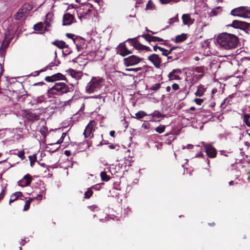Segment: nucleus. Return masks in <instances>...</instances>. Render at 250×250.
Wrapping results in <instances>:
<instances>
[{"label":"nucleus","mask_w":250,"mask_h":250,"mask_svg":"<svg viewBox=\"0 0 250 250\" xmlns=\"http://www.w3.org/2000/svg\"><path fill=\"white\" fill-rule=\"evenodd\" d=\"M4 196V193L2 191L0 193V201L3 198Z\"/></svg>","instance_id":"obj_64"},{"label":"nucleus","mask_w":250,"mask_h":250,"mask_svg":"<svg viewBox=\"0 0 250 250\" xmlns=\"http://www.w3.org/2000/svg\"><path fill=\"white\" fill-rule=\"evenodd\" d=\"M66 36L69 39H72L73 41L74 40H75V38H74L75 37V35L73 34L66 33Z\"/></svg>","instance_id":"obj_52"},{"label":"nucleus","mask_w":250,"mask_h":250,"mask_svg":"<svg viewBox=\"0 0 250 250\" xmlns=\"http://www.w3.org/2000/svg\"><path fill=\"white\" fill-rule=\"evenodd\" d=\"M99 140L98 142H95V140L94 141L95 142V144L98 146L102 145V141L103 140V135H101V136H99Z\"/></svg>","instance_id":"obj_50"},{"label":"nucleus","mask_w":250,"mask_h":250,"mask_svg":"<svg viewBox=\"0 0 250 250\" xmlns=\"http://www.w3.org/2000/svg\"><path fill=\"white\" fill-rule=\"evenodd\" d=\"M164 40L162 38H160L159 37H156V36H152V38L151 39V42H163Z\"/></svg>","instance_id":"obj_45"},{"label":"nucleus","mask_w":250,"mask_h":250,"mask_svg":"<svg viewBox=\"0 0 250 250\" xmlns=\"http://www.w3.org/2000/svg\"><path fill=\"white\" fill-rule=\"evenodd\" d=\"M96 127V122L94 120L90 121L88 125H86L84 132L83 135L85 138H93V132L95 130Z\"/></svg>","instance_id":"obj_8"},{"label":"nucleus","mask_w":250,"mask_h":250,"mask_svg":"<svg viewBox=\"0 0 250 250\" xmlns=\"http://www.w3.org/2000/svg\"><path fill=\"white\" fill-rule=\"evenodd\" d=\"M167 57L168 60H177L176 59H175V57H174L172 55H169Z\"/></svg>","instance_id":"obj_61"},{"label":"nucleus","mask_w":250,"mask_h":250,"mask_svg":"<svg viewBox=\"0 0 250 250\" xmlns=\"http://www.w3.org/2000/svg\"><path fill=\"white\" fill-rule=\"evenodd\" d=\"M65 75L66 76H70L72 78H74L76 80H79L81 79L83 76V72L81 71H75L72 68H69L67 70H66L65 71Z\"/></svg>","instance_id":"obj_14"},{"label":"nucleus","mask_w":250,"mask_h":250,"mask_svg":"<svg viewBox=\"0 0 250 250\" xmlns=\"http://www.w3.org/2000/svg\"><path fill=\"white\" fill-rule=\"evenodd\" d=\"M161 87V84L160 83H157L155 84H153L150 88V90L153 91H156L160 89Z\"/></svg>","instance_id":"obj_41"},{"label":"nucleus","mask_w":250,"mask_h":250,"mask_svg":"<svg viewBox=\"0 0 250 250\" xmlns=\"http://www.w3.org/2000/svg\"><path fill=\"white\" fill-rule=\"evenodd\" d=\"M181 79V78L178 75H176L175 74H174V76L173 77H171V78H169V80H179Z\"/></svg>","instance_id":"obj_54"},{"label":"nucleus","mask_w":250,"mask_h":250,"mask_svg":"<svg viewBox=\"0 0 250 250\" xmlns=\"http://www.w3.org/2000/svg\"><path fill=\"white\" fill-rule=\"evenodd\" d=\"M165 129L166 126L165 125H162L157 127L155 129V131L157 133L161 134L165 131Z\"/></svg>","instance_id":"obj_36"},{"label":"nucleus","mask_w":250,"mask_h":250,"mask_svg":"<svg viewBox=\"0 0 250 250\" xmlns=\"http://www.w3.org/2000/svg\"><path fill=\"white\" fill-rule=\"evenodd\" d=\"M194 102L198 105H201L204 102V99L200 98H195Z\"/></svg>","instance_id":"obj_49"},{"label":"nucleus","mask_w":250,"mask_h":250,"mask_svg":"<svg viewBox=\"0 0 250 250\" xmlns=\"http://www.w3.org/2000/svg\"><path fill=\"white\" fill-rule=\"evenodd\" d=\"M48 133H49V132L48 131V135L49 136V138L50 139V140L49 141H48L49 142H48V146H52V145H56V144H51V145H50V144L52 143L53 142H55L54 141L56 139V137L54 136V135L52 136L51 135V136L49 135ZM57 146H58L59 145H57Z\"/></svg>","instance_id":"obj_40"},{"label":"nucleus","mask_w":250,"mask_h":250,"mask_svg":"<svg viewBox=\"0 0 250 250\" xmlns=\"http://www.w3.org/2000/svg\"><path fill=\"white\" fill-rule=\"evenodd\" d=\"M142 60V59L140 57L133 55L128 57L124 58L123 63L125 66L128 67L139 63Z\"/></svg>","instance_id":"obj_9"},{"label":"nucleus","mask_w":250,"mask_h":250,"mask_svg":"<svg viewBox=\"0 0 250 250\" xmlns=\"http://www.w3.org/2000/svg\"><path fill=\"white\" fill-rule=\"evenodd\" d=\"M160 0L162 4H167L171 1L174 2H177L180 0Z\"/></svg>","instance_id":"obj_47"},{"label":"nucleus","mask_w":250,"mask_h":250,"mask_svg":"<svg viewBox=\"0 0 250 250\" xmlns=\"http://www.w3.org/2000/svg\"><path fill=\"white\" fill-rule=\"evenodd\" d=\"M59 80H64L66 82H67L65 74H63L61 73H57L51 76H48V83L54 82Z\"/></svg>","instance_id":"obj_17"},{"label":"nucleus","mask_w":250,"mask_h":250,"mask_svg":"<svg viewBox=\"0 0 250 250\" xmlns=\"http://www.w3.org/2000/svg\"><path fill=\"white\" fill-rule=\"evenodd\" d=\"M9 43V41L5 40L2 42V44L0 47V49H6L8 47Z\"/></svg>","instance_id":"obj_44"},{"label":"nucleus","mask_w":250,"mask_h":250,"mask_svg":"<svg viewBox=\"0 0 250 250\" xmlns=\"http://www.w3.org/2000/svg\"><path fill=\"white\" fill-rule=\"evenodd\" d=\"M31 180V176L27 174L25 175L22 179L19 181L18 185L22 187L28 186L30 184Z\"/></svg>","instance_id":"obj_20"},{"label":"nucleus","mask_w":250,"mask_h":250,"mask_svg":"<svg viewBox=\"0 0 250 250\" xmlns=\"http://www.w3.org/2000/svg\"><path fill=\"white\" fill-rule=\"evenodd\" d=\"M52 44L56 45L60 49H63L64 47L66 46V43L63 41H55L52 42Z\"/></svg>","instance_id":"obj_25"},{"label":"nucleus","mask_w":250,"mask_h":250,"mask_svg":"<svg viewBox=\"0 0 250 250\" xmlns=\"http://www.w3.org/2000/svg\"><path fill=\"white\" fill-rule=\"evenodd\" d=\"M142 37L144 38L146 41H147L149 42H151V39L152 38V36L150 34H143L141 36Z\"/></svg>","instance_id":"obj_42"},{"label":"nucleus","mask_w":250,"mask_h":250,"mask_svg":"<svg viewBox=\"0 0 250 250\" xmlns=\"http://www.w3.org/2000/svg\"><path fill=\"white\" fill-rule=\"evenodd\" d=\"M146 115V113L144 111H139L135 114L136 118L139 120H140Z\"/></svg>","instance_id":"obj_33"},{"label":"nucleus","mask_w":250,"mask_h":250,"mask_svg":"<svg viewBox=\"0 0 250 250\" xmlns=\"http://www.w3.org/2000/svg\"><path fill=\"white\" fill-rule=\"evenodd\" d=\"M220 46L226 50L236 48L239 43L238 38L235 35L227 32L220 34L217 38Z\"/></svg>","instance_id":"obj_2"},{"label":"nucleus","mask_w":250,"mask_h":250,"mask_svg":"<svg viewBox=\"0 0 250 250\" xmlns=\"http://www.w3.org/2000/svg\"><path fill=\"white\" fill-rule=\"evenodd\" d=\"M48 134L50 136L51 135H54V136L56 137V139L54 141L55 142H53L50 145H59L63 142V139L67 136L66 133H62L60 129H57L54 130H50Z\"/></svg>","instance_id":"obj_7"},{"label":"nucleus","mask_w":250,"mask_h":250,"mask_svg":"<svg viewBox=\"0 0 250 250\" xmlns=\"http://www.w3.org/2000/svg\"><path fill=\"white\" fill-rule=\"evenodd\" d=\"M153 6V2L149 0L146 5V8L147 9H152Z\"/></svg>","instance_id":"obj_48"},{"label":"nucleus","mask_w":250,"mask_h":250,"mask_svg":"<svg viewBox=\"0 0 250 250\" xmlns=\"http://www.w3.org/2000/svg\"><path fill=\"white\" fill-rule=\"evenodd\" d=\"M94 11L93 5L87 2L79 8L77 11L79 18L81 20L82 18L86 19L87 16L90 15Z\"/></svg>","instance_id":"obj_5"},{"label":"nucleus","mask_w":250,"mask_h":250,"mask_svg":"<svg viewBox=\"0 0 250 250\" xmlns=\"http://www.w3.org/2000/svg\"><path fill=\"white\" fill-rule=\"evenodd\" d=\"M230 14L235 17L250 18V7L240 6L231 10Z\"/></svg>","instance_id":"obj_4"},{"label":"nucleus","mask_w":250,"mask_h":250,"mask_svg":"<svg viewBox=\"0 0 250 250\" xmlns=\"http://www.w3.org/2000/svg\"><path fill=\"white\" fill-rule=\"evenodd\" d=\"M184 49L182 47L172 46L169 50L170 55H172L175 57V59L178 60L182 56V54L184 52Z\"/></svg>","instance_id":"obj_13"},{"label":"nucleus","mask_w":250,"mask_h":250,"mask_svg":"<svg viewBox=\"0 0 250 250\" xmlns=\"http://www.w3.org/2000/svg\"><path fill=\"white\" fill-rule=\"evenodd\" d=\"M32 199H29L28 200L26 201L23 208L24 211H26L29 208L30 203L32 201Z\"/></svg>","instance_id":"obj_39"},{"label":"nucleus","mask_w":250,"mask_h":250,"mask_svg":"<svg viewBox=\"0 0 250 250\" xmlns=\"http://www.w3.org/2000/svg\"><path fill=\"white\" fill-rule=\"evenodd\" d=\"M247 22L234 20L232 21L231 26L235 28H238L246 32Z\"/></svg>","instance_id":"obj_18"},{"label":"nucleus","mask_w":250,"mask_h":250,"mask_svg":"<svg viewBox=\"0 0 250 250\" xmlns=\"http://www.w3.org/2000/svg\"><path fill=\"white\" fill-rule=\"evenodd\" d=\"M115 134V132L114 130L110 131L109 132V134L112 137H114Z\"/></svg>","instance_id":"obj_63"},{"label":"nucleus","mask_w":250,"mask_h":250,"mask_svg":"<svg viewBox=\"0 0 250 250\" xmlns=\"http://www.w3.org/2000/svg\"><path fill=\"white\" fill-rule=\"evenodd\" d=\"M204 75V74H196L194 77L198 79H202Z\"/></svg>","instance_id":"obj_59"},{"label":"nucleus","mask_w":250,"mask_h":250,"mask_svg":"<svg viewBox=\"0 0 250 250\" xmlns=\"http://www.w3.org/2000/svg\"><path fill=\"white\" fill-rule=\"evenodd\" d=\"M172 88L173 90L176 91L179 89V86L177 83H173L172 85Z\"/></svg>","instance_id":"obj_55"},{"label":"nucleus","mask_w":250,"mask_h":250,"mask_svg":"<svg viewBox=\"0 0 250 250\" xmlns=\"http://www.w3.org/2000/svg\"><path fill=\"white\" fill-rule=\"evenodd\" d=\"M93 192L92 190V188H89L85 192L84 194V199H89L93 195Z\"/></svg>","instance_id":"obj_32"},{"label":"nucleus","mask_w":250,"mask_h":250,"mask_svg":"<svg viewBox=\"0 0 250 250\" xmlns=\"http://www.w3.org/2000/svg\"><path fill=\"white\" fill-rule=\"evenodd\" d=\"M103 82V79L93 77L85 87L86 92L88 93H92L98 91L102 86Z\"/></svg>","instance_id":"obj_3"},{"label":"nucleus","mask_w":250,"mask_h":250,"mask_svg":"<svg viewBox=\"0 0 250 250\" xmlns=\"http://www.w3.org/2000/svg\"><path fill=\"white\" fill-rule=\"evenodd\" d=\"M246 33L248 34L250 33V23L247 22Z\"/></svg>","instance_id":"obj_60"},{"label":"nucleus","mask_w":250,"mask_h":250,"mask_svg":"<svg viewBox=\"0 0 250 250\" xmlns=\"http://www.w3.org/2000/svg\"><path fill=\"white\" fill-rule=\"evenodd\" d=\"M206 91V88L204 86L200 84L197 87V90L195 93V95L198 97H202Z\"/></svg>","instance_id":"obj_23"},{"label":"nucleus","mask_w":250,"mask_h":250,"mask_svg":"<svg viewBox=\"0 0 250 250\" xmlns=\"http://www.w3.org/2000/svg\"><path fill=\"white\" fill-rule=\"evenodd\" d=\"M153 117H156L157 118L165 117L166 115L161 113L157 110L154 111L151 114Z\"/></svg>","instance_id":"obj_35"},{"label":"nucleus","mask_w":250,"mask_h":250,"mask_svg":"<svg viewBox=\"0 0 250 250\" xmlns=\"http://www.w3.org/2000/svg\"><path fill=\"white\" fill-rule=\"evenodd\" d=\"M178 21H179L178 14H177L174 17L171 18L169 20L168 23L169 24H172L174 23V22H177Z\"/></svg>","instance_id":"obj_37"},{"label":"nucleus","mask_w":250,"mask_h":250,"mask_svg":"<svg viewBox=\"0 0 250 250\" xmlns=\"http://www.w3.org/2000/svg\"><path fill=\"white\" fill-rule=\"evenodd\" d=\"M182 19L183 22L185 25H189L193 23L194 20H192L190 16L188 14H184L182 15Z\"/></svg>","instance_id":"obj_22"},{"label":"nucleus","mask_w":250,"mask_h":250,"mask_svg":"<svg viewBox=\"0 0 250 250\" xmlns=\"http://www.w3.org/2000/svg\"><path fill=\"white\" fill-rule=\"evenodd\" d=\"M30 161L35 162L37 160L36 155L34 154L29 156Z\"/></svg>","instance_id":"obj_53"},{"label":"nucleus","mask_w":250,"mask_h":250,"mask_svg":"<svg viewBox=\"0 0 250 250\" xmlns=\"http://www.w3.org/2000/svg\"><path fill=\"white\" fill-rule=\"evenodd\" d=\"M88 208L92 211H98L99 210V208L98 206L96 205H92L88 207Z\"/></svg>","instance_id":"obj_51"},{"label":"nucleus","mask_w":250,"mask_h":250,"mask_svg":"<svg viewBox=\"0 0 250 250\" xmlns=\"http://www.w3.org/2000/svg\"><path fill=\"white\" fill-rule=\"evenodd\" d=\"M21 10H23L24 11V13L27 14L32 10L33 6L30 3H26L23 5V6L21 7Z\"/></svg>","instance_id":"obj_26"},{"label":"nucleus","mask_w":250,"mask_h":250,"mask_svg":"<svg viewBox=\"0 0 250 250\" xmlns=\"http://www.w3.org/2000/svg\"><path fill=\"white\" fill-rule=\"evenodd\" d=\"M48 20H49V21H51L52 20V17L54 16V14L52 13H48Z\"/></svg>","instance_id":"obj_57"},{"label":"nucleus","mask_w":250,"mask_h":250,"mask_svg":"<svg viewBox=\"0 0 250 250\" xmlns=\"http://www.w3.org/2000/svg\"><path fill=\"white\" fill-rule=\"evenodd\" d=\"M100 176L101 178V180L103 181L107 182L108 181L110 177L109 175H107L106 172L102 171L100 173Z\"/></svg>","instance_id":"obj_30"},{"label":"nucleus","mask_w":250,"mask_h":250,"mask_svg":"<svg viewBox=\"0 0 250 250\" xmlns=\"http://www.w3.org/2000/svg\"><path fill=\"white\" fill-rule=\"evenodd\" d=\"M63 25H69L76 22L74 16L69 13H65L63 16Z\"/></svg>","instance_id":"obj_16"},{"label":"nucleus","mask_w":250,"mask_h":250,"mask_svg":"<svg viewBox=\"0 0 250 250\" xmlns=\"http://www.w3.org/2000/svg\"><path fill=\"white\" fill-rule=\"evenodd\" d=\"M47 25H43L42 22H39L34 26V30L38 33L41 34L46 29Z\"/></svg>","instance_id":"obj_21"},{"label":"nucleus","mask_w":250,"mask_h":250,"mask_svg":"<svg viewBox=\"0 0 250 250\" xmlns=\"http://www.w3.org/2000/svg\"><path fill=\"white\" fill-rule=\"evenodd\" d=\"M54 147L52 148H49L48 146V152H54L59 148L57 145H53Z\"/></svg>","instance_id":"obj_46"},{"label":"nucleus","mask_w":250,"mask_h":250,"mask_svg":"<svg viewBox=\"0 0 250 250\" xmlns=\"http://www.w3.org/2000/svg\"><path fill=\"white\" fill-rule=\"evenodd\" d=\"M134 38L132 39H128L126 40V42L128 43L130 45L134 47V48L137 50H146L147 51L151 52L152 50L148 46L142 44L139 42L137 38L139 37Z\"/></svg>","instance_id":"obj_6"},{"label":"nucleus","mask_w":250,"mask_h":250,"mask_svg":"<svg viewBox=\"0 0 250 250\" xmlns=\"http://www.w3.org/2000/svg\"><path fill=\"white\" fill-rule=\"evenodd\" d=\"M141 70V67L135 68H128L126 69V71H134L137 72Z\"/></svg>","instance_id":"obj_56"},{"label":"nucleus","mask_w":250,"mask_h":250,"mask_svg":"<svg viewBox=\"0 0 250 250\" xmlns=\"http://www.w3.org/2000/svg\"><path fill=\"white\" fill-rule=\"evenodd\" d=\"M204 144V147L207 155L210 158H214L217 155L216 148L210 144Z\"/></svg>","instance_id":"obj_12"},{"label":"nucleus","mask_w":250,"mask_h":250,"mask_svg":"<svg viewBox=\"0 0 250 250\" xmlns=\"http://www.w3.org/2000/svg\"><path fill=\"white\" fill-rule=\"evenodd\" d=\"M21 194H22V193L21 192H15V193H14L13 194H12L11 196V198L9 200V203L11 204V203L14 202Z\"/></svg>","instance_id":"obj_28"},{"label":"nucleus","mask_w":250,"mask_h":250,"mask_svg":"<svg viewBox=\"0 0 250 250\" xmlns=\"http://www.w3.org/2000/svg\"><path fill=\"white\" fill-rule=\"evenodd\" d=\"M64 154L67 156H69L71 155V153L70 150H66L64 151Z\"/></svg>","instance_id":"obj_62"},{"label":"nucleus","mask_w":250,"mask_h":250,"mask_svg":"<svg viewBox=\"0 0 250 250\" xmlns=\"http://www.w3.org/2000/svg\"><path fill=\"white\" fill-rule=\"evenodd\" d=\"M74 42L76 44V48L78 51H81L83 48V46L85 44L84 39L79 36L75 37Z\"/></svg>","instance_id":"obj_19"},{"label":"nucleus","mask_w":250,"mask_h":250,"mask_svg":"<svg viewBox=\"0 0 250 250\" xmlns=\"http://www.w3.org/2000/svg\"><path fill=\"white\" fill-rule=\"evenodd\" d=\"M193 72L200 74H204L205 71V67L204 66H196L193 68Z\"/></svg>","instance_id":"obj_29"},{"label":"nucleus","mask_w":250,"mask_h":250,"mask_svg":"<svg viewBox=\"0 0 250 250\" xmlns=\"http://www.w3.org/2000/svg\"><path fill=\"white\" fill-rule=\"evenodd\" d=\"M181 72L182 71L180 69H174L168 74V78H171V77H173L174 74L181 73Z\"/></svg>","instance_id":"obj_34"},{"label":"nucleus","mask_w":250,"mask_h":250,"mask_svg":"<svg viewBox=\"0 0 250 250\" xmlns=\"http://www.w3.org/2000/svg\"><path fill=\"white\" fill-rule=\"evenodd\" d=\"M148 60L151 62L156 68H160L162 62L161 59L156 54H152L148 57Z\"/></svg>","instance_id":"obj_15"},{"label":"nucleus","mask_w":250,"mask_h":250,"mask_svg":"<svg viewBox=\"0 0 250 250\" xmlns=\"http://www.w3.org/2000/svg\"><path fill=\"white\" fill-rule=\"evenodd\" d=\"M125 42H126V41L120 43L117 47V54H120L122 57H125L132 53V51L127 48Z\"/></svg>","instance_id":"obj_10"},{"label":"nucleus","mask_w":250,"mask_h":250,"mask_svg":"<svg viewBox=\"0 0 250 250\" xmlns=\"http://www.w3.org/2000/svg\"><path fill=\"white\" fill-rule=\"evenodd\" d=\"M24 151H20L18 152V156L21 158V159H23V156H24Z\"/></svg>","instance_id":"obj_58"},{"label":"nucleus","mask_w":250,"mask_h":250,"mask_svg":"<svg viewBox=\"0 0 250 250\" xmlns=\"http://www.w3.org/2000/svg\"><path fill=\"white\" fill-rule=\"evenodd\" d=\"M187 38V34H182L180 35H178L176 37L175 39V42L176 43L180 42L185 41Z\"/></svg>","instance_id":"obj_27"},{"label":"nucleus","mask_w":250,"mask_h":250,"mask_svg":"<svg viewBox=\"0 0 250 250\" xmlns=\"http://www.w3.org/2000/svg\"><path fill=\"white\" fill-rule=\"evenodd\" d=\"M57 58L56 51L50 53L49 57L48 58V62H49V63L48 64V69H52V67L57 66L59 65L60 63V62L59 60H56Z\"/></svg>","instance_id":"obj_11"},{"label":"nucleus","mask_w":250,"mask_h":250,"mask_svg":"<svg viewBox=\"0 0 250 250\" xmlns=\"http://www.w3.org/2000/svg\"><path fill=\"white\" fill-rule=\"evenodd\" d=\"M62 52L63 56H66L72 53V51L71 49L69 47L68 45L66 44V46L63 48Z\"/></svg>","instance_id":"obj_31"},{"label":"nucleus","mask_w":250,"mask_h":250,"mask_svg":"<svg viewBox=\"0 0 250 250\" xmlns=\"http://www.w3.org/2000/svg\"><path fill=\"white\" fill-rule=\"evenodd\" d=\"M48 111L53 114L55 109L60 104V100L58 99V92L66 93L69 92V87L64 83H57L51 87L48 86Z\"/></svg>","instance_id":"obj_1"},{"label":"nucleus","mask_w":250,"mask_h":250,"mask_svg":"<svg viewBox=\"0 0 250 250\" xmlns=\"http://www.w3.org/2000/svg\"><path fill=\"white\" fill-rule=\"evenodd\" d=\"M159 50L162 52V54L163 56H168V55H170V52H169V50L166 49L164 48H159Z\"/></svg>","instance_id":"obj_38"},{"label":"nucleus","mask_w":250,"mask_h":250,"mask_svg":"<svg viewBox=\"0 0 250 250\" xmlns=\"http://www.w3.org/2000/svg\"><path fill=\"white\" fill-rule=\"evenodd\" d=\"M250 118V114H245L244 115L243 122L245 123V124L246 125H248L247 123H249Z\"/></svg>","instance_id":"obj_43"},{"label":"nucleus","mask_w":250,"mask_h":250,"mask_svg":"<svg viewBox=\"0 0 250 250\" xmlns=\"http://www.w3.org/2000/svg\"><path fill=\"white\" fill-rule=\"evenodd\" d=\"M26 14L23 10H21V8L15 15V18L16 20H21L25 18Z\"/></svg>","instance_id":"obj_24"}]
</instances>
